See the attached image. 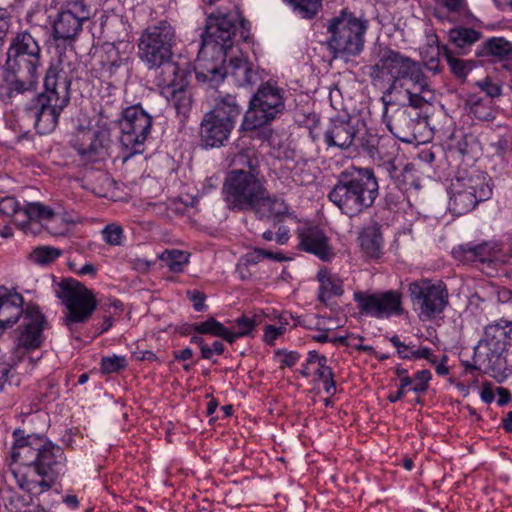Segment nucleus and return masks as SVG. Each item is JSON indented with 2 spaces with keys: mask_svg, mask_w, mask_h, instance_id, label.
Here are the masks:
<instances>
[{
  "mask_svg": "<svg viewBox=\"0 0 512 512\" xmlns=\"http://www.w3.org/2000/svg\"><path fill=\"white\" fill-rule=\"evenodd\" d=\"M11 474L18 487L29 494L49 490L62 472L65 456L62 448L42 434L13 432Z\"/></svg>",
  "mask_w": 512,
  "mask_h": 512,
  "instance_id": "obj_1",
  "label": "nucleus"
},
{
  "mask_svg": "<svg viewBox=\"0 0 512 512\" xmlns=\"http://www.w3.org/2000/svg\"><path fill=\"white\" fill-rule=\"evenodd\" d=\"M236 22L237 17L231 13L208 17L195 67L199 82H208L214 88L223 81L220 64L224 63L227 50L233 46Z\"/></svg>",
  "mask_w": 512,
  "mask_h": 512,
  "instance_id": "obj_2",
  "label": "nucleus"
},
{
  "mask_svg": "<svg viewBox=\"0 0 512 512\" xmlns=\"http://www.w3.org/2000/svg\"><path fill=\"white\" fill-rule=\"evenodd\" d=\"M378 196L379 183L374 171L350 166L335 177L327 199L341 214L354 218L371 208Z\"/></svg>",
  "mask_w": 512,
  "mask_h": 512,
  "instance_id": "obj_3",
  "label": "nucleus"
},
{
  "mask_svg": "<svg viewBox=\"0 0 512 512\" xmlns=\"http://www.w3.org/2000/svg\"><path fill=\"white\" fill-rule=\"evenodd\" d=\"M70 86L71 78L61 62L51 64L44 78V92L35 97L29 109L39 134H48L56 128L61 112L70 101Z\"/></svg>",
  "mask_w": 512,
  "mask_h": 512,
  "instance_id": "obj_4",
  "label": "nucleus"
},
{
  "mask_svg": "<svg viewBox=\"0 0 512 512\" xmlns=\"http://www.w3.org/2000/svg\"><path fill=\"white\" fill-rule=\"evenodd\" d=\"M235 161L250 170L235 169L230 171L223 184V195L227 207L236 211H249L264 193L265 180L254 171L258 167L255 151L246 149L236 155Z\"/></svg>",
  "mask_w": 512,
  "mask_h": 512,
  "instance_id": "obj_5",
  "label": "nucleus"
},
{
  "mask_svg": "<svg viewBox=\"0 0 512 512\" xmlns=\"http://www.w3.org/2000/svg\"><path fill=\"white\" fill-rule=\"evenodd\" d=\"M377 56V61L370 66L369 76L375 86L385 79L390 81L386 94L403 88L405 80L419 87L420 92H430L427 77L417 61L389 47H380Z\"/></svg>",
  "mask_w": 512,
  "mask_h": 512,
  "instance_id": "obj_6",
  "label": "nucleus"
},
{
  "mask_svg": "<svg viewBox=\"0 0 512 512\" xmlns=\"http://www.w3.org/2000/svg\"><path fill=\"white\" fill-rule=\"evenodd\" d=\"M175 41L174 28L166 21L149 26L138 41V57L149 69L162 68L161 77L177 76L179 66L171 62Z\"/></svg>",
  "mask_w": 512,
  "mask_h": 512,
  "instance_id": "obj_7",
  "label": "nucleus"
},
{
  "mask_svg": "<svg viewBox=\"0 0 512 512\" xmlns=\"http://www.w3.org/2000/svg\"><path fill=\"white\" fill-rule=\"evenodd\" d=\"M242 107L235 96L227 94L216 100L212 110L205 113L199 128L201 145L205 148H218L228 140Z\"/></svg>",
  "mask_w": 512,
  "mask_h": 512,
  "instance_id": "obj_8",
  "label": "nucleus"
},
{
  "mask_svg": "<svg viewBox=\"0 0 512 512\" xmlns=\"http://www.w3.org/2000/svg\"><path fill=\"white\" fill-rule=\"evenodd\" d=\"M40 66L41 47L38 40L27 30L13 34L7 50L5 69L24 80V84L36 88Z\"/></svg>",
  "mask_w": 512,
  "mask_h": 512,
  "instance_id": "obj_9",
  "label": "nucleus"
},
{
  "mask_svg": "<svg viewBox=\"0 0 512 512\" xmlns=\"http://www.w3.org/2000/svg\"><path fill=\"white\" fill-rule=\"evenodd\" d=\"M368 29V20L358 18L346 9L329 21V49L334 57L356 56L364 47V35Z\"/></svg>",
  "mask_w": 512,
  "mask_h": 512,
  "instance_id": "obj_10",
  "label": "nucleus"
},
{
  "mask_svg": "<svg viewBox=\"0 0 512 512\" xmlns=\"http://www.w3.org/2000/svg\"><path fill=\"white\" fill-rule=\"evenodd\" d=\"M54 292L66 308L63 324L71 333L78 324L85 323L97 308L92 290L77 280H61L55 285Z\"/></svg>",
  "mask_w": 512,
  "mask_h": 512,
  "instance_id": "obj_11",
  "label": "nucleus"
},
{
  "mask_svg": "<svg viewBox=\"0 0 512 512\" xmlns=\"http://www.w3.org/2000/svg\"><path fill=\"white\" fill-rule=\"evenodd\" d=\"M283 110V90L269 82L262 84L249 101L241 129L252 131L260 128L274 120Z\"/></svg>",
  "mask_w": 512,
  "mask_h": 512,
  "instance_id": "obj_12",
  "label": "nucleus"
},
{
  "mask_svg": "<svg viewBox=\"0 0 512 512\" xmlns=\"http://www.w3.org/2000/svg\"><path fill=\"white\" fill-rule=\"evenodd\" d=\"M412 305L422 320H432L443 313L449 303L445 283L431 279H420L408 285Z\"/></svg>",
  "mask_w": 512,
  "mask_h": 512,
  "instance_id": "obj_13",
  "label": "nucleus"
},
{
  "mask_svg": "<svg viewBox=\"0 0 512 512\" xmlns=\"http://www.w3.org/2000/svg\"><path fill=\"white\" fill-rule=\"evenodd\" d=\"M118 122L120 144L128 153L125 159L142 153L152 127L151 116L140 105H132L122 109Z\"/></svg>",
  "mask_w": 512,
  "mask_h": 512,
  "instance_id": "obj_14",
  "label": "nucleus"
},
{
  "mask_svg": "<svg viewBox=\"0 0 512 512\" xmlns=\"http://www.w3.org/2000/svg\"><path fill=\"white\" fill-rule=\"evenodd\" d=\"M491 188L479 174L456 178L450 185L449 209L457 216L472 211L479 202L490 198Z\"/></svg>",
  "mask_w": 512,
  "mask_h": 512,
  "instance_id": "obj_15",
  "label": "nucleus"
},
{
  "mask_svg": "<svg viewBox=\"0 0 512 512\" xmlns=\"http://www.w3.org/2000/svg\"><path fill=\"white\" fill-rule=\"evenodd\" d=\"M42 220L60 221L59 227L47 225L46 230L52 235H64L73 221L68 220L64 214L56 213L52 208L40 203L30 202L18 208L14 215L15 224L25 233L37 234Z\"/></svg>",
  "mask_w": 512,
  "mask_h": 512,
  "instance_id": "obj_16",
  "label": "nucleus"
},
{
  "mask_svg": "<svg viewBox=\"0 0 512 512\" xmlns=\"http://www.w3.org/2000/svg\"><path fill=\"white\" fill-rule=\"evenodd\" d=\"M353 299L358 305L359 313L364 316L381 319L403 313L402 294L397 290L381 293L357 291L353 294Z\"/></svg>",
  "mask_w": 512,
  "mask_h": 512,
  "instance_id": "obj_17",
  "label": "nucleus"
},
{
  "mask_svg": "<svg viewBox=\"0 0 512 512\" xmlns=\"http://www.w3.org/2000/svg\"><path fill=\"white\" fill-rule=\"evenodd\" d=\"M91 17V9L84 0H67L53 23L55 40H73Z\"/></svg>",
  "mask_w": 512,
  "mask_h": 512,
  "instance_id": "obj_18",
  "label": "nucleus"
},
{
  "mask_svg": "<svg viewBox=\"0 0 512 512\" xmlns=\"http://www.w3.org/2000/svg\"><path fill=\"white\" fill-rule=\"evenodd\" d=\"M111 136L108 129H81L72 141L81 161L95 163L105 160L109 156Z\"/></svg>",
  "mask_w": 512,
  "mask_h": 512,
  "instance_id": "obj_19",
  "label": "nucleus"
},
{
  "mask_svg": "<svg viewBox=\"0 0 512 512\" xmlns=\"http://www.w3.org/2000/svg\"><path fill=\"white\" fill-rule=\"evenodd\" d=\"M384 102L383 119L389 131L400 141L412 143L416 139L415 128L418 124L419 113L410 111L405 105L398 106L388 112L389 103L382 98Z\"/></svg>",
  "mask_w": 512,
  "mask_h": 512,
  "instance_id": "obj_20",
  "label": "nucleus"
},
{
  "mask_svg": "<svg viewBox=\"0 0 512 512\" xmlns=\"http://www.w3.org/2000/svg\"><path fill=\"white\" fill-rule=\"evenodd\" d=\"M296 235L299 240L298 248L301 251L313 254L322 261H329L334 256L329 238L319 226L302 225L297 228Z\"/></svg>",
  "mask_w": 512,
  "mask_h": 512,
  "instance_id": "obj_21",
  "label": "nucleus"
},
{
  "mask_svg": "<svg viewBox=\"0 0 512 512\" xmlns=\"http://www.w3.org/2000/svg\"><path fill=\"white\" fill-rule=\"evenodd\" d=\"M44 323V315L37 310H30L24 314L17 337L16 349L18 352L35 350L42 345Z\"/></svg>",
  "mask_w": 512,
  "mask_h": 512,
  "instance_id": "obj_22",
  "label": "nucleus"
},
{
  "mask_svg": "<svg viewBox=\"0 0 512 512\" xmlns=\"http://www.w3.org/2000/svg\"><path fill=\"white\" fill-rule=\"evenodd\" d=\"M509 320L499 319L484 328V337L474 348L473 360L475 363L481 361L480 348L486 347L492 354L499 356L505 349L507 343V330Z\"/></svg>",
  "mask_w": 512,
  "mask_h": 512,
  "instance_id": "obj_23",
  "label": "nucleus"
},
{
  "mask_svg": "<svg viewBox=\"0 0 512 512\" xmlns=\"http://www.w3.org/2000/svg\"><path fill=\"white\" fill-rule=\"evenodd\" d=\"M360 131L357 126L348 119H332L324 132V141L328 147H337L345 150L350 148L356 142V135Z\"/></svg>",
  "mask_w": 512,
  "mask_h": 512,
  "instance_id": "obj_24",
  "label": "nucleus"
},
{
  "mask_svg": "<svg viewBox=\"0 0 512 512\" xmlns=\"http://www.w3.org/2000/svg\"><path fill=\"white\" fill-rule=\"evenodd\" d=\"M163 86L162 94L175 109L177 115L186 118L192 108V93L184 84L176 83V76H164L159 79Z\"/></svg>",
  "mask_w": 512,
  "mask_h": 512,
  "instance_id": "obj_25",
  "label": "nucleus"
},
{
  "mask_svg": "<svg viewBox=\"0 0 512 512\" xmlns=\"http://www.w3.org/2000/svg\"><path fill=\"white\" fill-rule=\"evenodd\" d=\"M249 211H253L261 220L272 219L274 222H281L289 214V205L283 198L270 195L265 187L264 193L258 197Z\"/></svg>",
  "mask_w": 512,
  "mask_h": 512,
  "instance_id": "obj_26",
  "label": "nucleus"
},
{
  "mask_svg": "<svg viewBox=\"0 0 512 512\" xmlns=\"http://www.w3.org/2000/svg\"><path fill=\"white\" fill-rule=\"evenodd\" d=\"M225 77L231 78L233 83L239 87L253 86L259 81V73L253 64L247 59L231 58L227 67L220 64Z\"/></svg>",
  "mask_w": 512,
  "mask_h": 512,
  "instance_id": "obj_27",
  "label": "nucleus"
},
{
  "mask_svg": "<svg viewBox=\"0 0 512 512\" xmlns=\"http://www.w3.org/2000/svg\"><path fill=\"white\" fill-rule=\"evenodd\" d=\"M499 251L498 245L491 242H483L480 244L466 243L455 247L452 250L453 257L461 262L481 263L492 262L497 258Z\"/></svg>",
  "mask_w": 512,
  "mask_h": 512,
  "instance_id": "obj_28",
  "label": "nucleus"
},
{
  "mask_svg": "<svg viewBox=\"0 0 512 512\" xmlns=\"http://www.w3.org/2000/svg\"><path fill=\"white\" fill-rule=\"evenodd\" d=\"M24 298L20 293L0 287V328L14 325L23 314Z\"/></svg>",
  "mask_w": 512,
  "mask_h": 512,
  "instance_id": "obj_29",
  "label": "nucleus"
},
{
  "mask_svg": "<svg viewBox=\"0 0 512 512\" xmlns=\"http://www.w3.org/2000/svg\"><path fill=\"white\" fill-rule=\"evenodd\" d=\"M359 244L361 252L367 259H379L383 252V238L381 225L372 221L364 226L359 232Z\"/></svg>",
  "mask_w": 512,
  "mask_h": 512,
  "instance_id": "obj_30",
  "label": "nucleus"
},
{
  "mask_svg": "<svg viewBox=\"0 0 512 512\" xmlns=\"http://www.w3.org/2000/svg\"><path fill=\"white\" fill-rule=\"evenodd\" d=\"M478 55L493 57L496 60L503 61L502 67L506 70H512V43L503 37H492L486 40L482 46V52Z\"/></svg>",
  "mask_w": 512,
  "mask_h": 512,
  "instance_id": "obj_31",
  "label": "nucleus"
},
{
  "mask_svg": "<svg viewBox=\"0 0 512 512\" xmlns=\"http://www.w3.org/2000/svg\"><path fill=\"white\" fill-rule=\"evenodd\" d=\"M317 280L319 282L318 300L325 305L332 298L339 297L344 293L342 280L327 269L318 271Z\"/></svg>",
  "mask_w": 512,
  "mask_h": 512,
  "instance_id": "obj_32",
  "label": "nucleus"
},
{
  "mask_svg": "<svg viewBox=\"0 0 512 512\" xmlns=\"http://www.w3.org/2000/svg\"><path fill=\"white\" fill-rule=\"evenodd\" d=\"M387 170L390 177L395 180L396 185L403 191L410 190L411 188L418 189L420 187L413 164L407 163L401 170H398L395 161L390 160L387 163Z\"/></svg>",
  "mask_w": 512,
  "mask_h": 512,
  "instance_id": "obj_33",
  "label": "nucleus"
},
{
  "mask_svg": "<svg viewBox=\"0 0 512 512\" xmlns=\"http://www.w3.org/2000/svg\"><path fill=\"white\" fill-rule=\"evenodd\" d=\"M31 85H24V80L5 68L0 71V99L6 100L28 91H33Z\"/></svg>",
  "mask_w": 512,
  "mask_h": 512,
  "instance_id": "obj_34",
  "label": "nucleus"
},
{
  "mask_svg": "<svg viewBox=\"0 0 512 512\" xmlns=\"http://www.w3.org/2000/svg\"><path fill=\"white\" fill-rule=\"evenodd\" d=\"M465 110L480 121H493L495 111L491 102L483 100L476 94L468 95L465 101Z\"/></svg>",
  "mask_w": 512,
  "mask_h": 512,
  "instance_id": "obj_35",
  "label": "nucleus"
},
{
  "mask_svg": "<svg viewBox=\"0 0 512 512\" xmlns=\"http://www.w3.org/2000/svg\"><path fill=\"white\" fill-rule=\"evenodd\" d=\"M99 63L102 76L112 78L124 64V60L114 47H110L106 52L99 55Z\"/></svg>",
  "mask_w": 512,
  "mask_h": 512,
  "instance_id": "obj_36",
  "label": "nucleus"
},
{
  "mask_svg": "<svg viewBox=\"0 0 512 512\" xmlns=\"http://www.w3.org/2000/svg\"><path fill=\"white\" fill-rule=\"evenodd\" d=\"M385 141L384 138L379 137L371 131L365 130L359 137L356 136L355 146L365 151L371 158L381 156V145Z\"/></svg>",
  "mask_w": 512,
  "mask_h": 512,
  "instance_id": "obj_37",
  "label": "nucleus"
},
{
  "mask_svg": "<svg viewBox=\"0 0 512 512\" xmlns=\"http://www.w3.org/2000/svg\"><path fill=\"white\" fill-rule=\"evenodd\" d=\"M443 56L445 57L452 74L459 79L464 80L475 67V63L473 61H465L454 57L452 52L446 47L443 48Z\"/></svg>",
  "mask_w": 512,
  "mask_h": 512,
  "instance_id": "obj_38",
  "label": "nucleus"
},
{
  "mask_svg": "<svg viewBox=\"0 0 512 512\" xmlns=\"http://www.w3.org/2000/svg\"><path fill=\"white\" fill-rule=\"evenodd\" d=\"M304 19H313L322 7L321 0H286Z\"/></svg>",
  "mask_w": 512,
  "mask_h": 512,
  "instance_id": "obj_39",
  "label": "nucleus"
},
{
  "mask_svg": "<svg viewBox=\"0 0 512 512\" xmlns=\"http://www.w3.org/2000/svg\"><path fill=\"white\" fill-rule=\"evenodd\" d=\"M62 255V251L51 246H39L29 254V259L38 265H48Z\"/></svg>",
  "mask_w": 512,
  "mask_h": 512,
  "instance_id": "obj_40",
  "label": "nucleus"
},
{
  "mask_svg": "<svg viewBox=\"0 0 512 512\" xmlns=\"http://www.w3.org/2000/svg\"><path fill=\"white\" fill-rule=\"evenodd\" d=\"M188 254L184 251L173 249L164 251L160 259L172 272H181L184 264L188 262Z\"/></svg>",
  "mask_w": 512,
  "mask_h": 512,
  "instance_id": "obj_41",
  "label": "nucleus"
},
{
  "mask_svg": "<svg viewBox=\"0 0 512 512\" xmlns=\"http://www.w3.org/2000/svg\"><path fill=\"white\" fill-rule=\"evenodd\" d=\"M481 37V33L472 28H459L450 32L452 42L458 48H464L475 42Z\"/></svg>",
  "mask_w": 512,
  "mask_h": 512,
  "instance_id": "obj_42",
  "label": "nucleus"
},
{
  "mask_svg": "<svg viewBox=\"0 0 512 512\" xmlns=\"http://www.w3.org/2000/svg\"><path fill=\"white\" fill-rule=\"evenodd\" d=\"M223 324L214 319L213 317L200 323H193L187 326L183 333L191 334L193 332L198 334H208L218 337L220 331H222Z\"/></svg>",
  "mask_w": 512,
  "mask_h": 512,
  "instance_id": "obj_43",
  "label": "nucleus"
},
{
  "mask_svg": "<svg viewBox=\"0 0 512 512\" xmlns=\"http://www.w3.org/2000/svg\"><path fill=\"white\" fill-rule=\"evenodd\" d=\"M261 316L253 314L251 316L243 314L237 318L234 323L237 327L238 335L242 337L249 336L253 329L259 325Z\"/></svg>",
  "mask_w": 512,
  "mask_h": 512,
  "instance_id": "obj_44",
  "label": "nucleus"
},
{
  "mask_svg": "<svg viewBox=\"0 0 512 512\" xmlns=\"http://www.w3.org/2000/svg\"><path fill=\"white\" fill-rule=\"evenodd\" d=\"M104 241L111 246H120L123 241V229L115 223L108 224L102 230Z\"/></svg>",
  "mask_w": 512,
  "mask_h": 512,
  "instance_id": "obj_45",
  "label": "nucleus"
},
{
  "mask_svg": "<svg viewBox=\"0 0 512 512\" xmlns=\"http://www.w3.org/2000/svg\"><path fill=\"white\" fill-rule=\"evenodd\" d=\"M126 365L127 362L125 357L116 355L112 357H103L101 361V370L104 373H114L124 369Z\"/></svg>",
  "mask_w": 512,
  "mask_h": 512,
  "instance_id": "obj_46",
  "label": "nucleus"
},
{
  "mask_svg": "<svg viewBox=\"0 0 512 512\" xmlns=\"http://www.w3.org/2000/svg\"><path fill=\"white\" fill-rule=\"evenodd\" d=\"M403 198V190L400 189L397 185L390 188L388 187L385 196H384V204L388 210H392L396 208L402 201Z\"/></svg>",
  "mask_w": 512,
  "mask_h": 512,
  "instance_id": "obj_47",
  "label": "nucleus"
},
{
  "mask_svg": "<svg viewBox=\"0 0 512 512\" xmlns=\"http://www.w3.org/2000/svg\"><path fill=\"white\" fill-rule=\"evenodd\" d=\"M476 86L479 87L488 97L496 98L501 96L502 87L497 83H493L489 77L476 82Z\"/></svg>",
  "mask_w": 512,
  "mask_h": 512,
  "instance_id": "obj_48",
  "label": "nucleus"
},
{
  "mask_svg": "<svg viewBox=\"0 0 512 512\" xmlns=\"http://www.w3.org/2000/svg\"><path fill=\"white\" fill-rule=\"evenodd\" d=\"M431 379V373L429 370H420L414 376V383L410 390L416 393H422L426 391L428 383Z\"/></svg>",
  "mask_w": 512,
  "mask_h": 512,
  "instance_id": "obj_49",
  "label": "nucleus"
},
{
  "mask_svg": "<svg viewBox=\"0 0 512 512\" xmlns=\"http://www.w3.org/2000/svg\"><path fill=\"white\" fill-rule=\"evenodd\" d=\"M440 48H432L431 49V56L429 58H424V65L429 70L432 71L434 74L439 73L441 71L440 67Z\"/></svg>",
  "mask_w": 512,
  "mask_h": 512,
  "instance_id": "obj_50",
  "label": "nucleus"
},
{
  "mask_svg": "<svg viewBox=\"0 0 512 512\" xmlns=\"http://www.w3.org/2000/svg\"><path fill=\"white\" fill-rule=\"evenodd\" d=\"M18 208L19 203L14 197H4L0 200V214L14 216Z\"/></svg>",
  "mask_w": 512,
  "mask_h": 512,
  "instance_id": "obj_51",
  "label": "nucleus"
},
{
  "mask_svg": "<svg viewBox=\"0 0 512 512\" xmlns=\"http://www.w3.org/2000/svg\"><path fill=\"white\" fill-rule=\"evenodd\" d=\"M414 88L417 89V92H412L409 89H407L408 100H409V104L407 106L412 107L414 109H421L427 103V100L422 95L424 92H420L419 87H414Z\"/></svg>",
  "mask_w": 512,
  "mask_h": 512,
  "instance_id": "obj_52",
  "label": "nucleus"
},
{
  "mask_svg": "<svg viewBox=\"0 0 512 512\" xmlns=\"http://www.w3.org/2000/svg\"><path fill=\"white\" fill-rule=\"evenodd\" d=\"M447 11L459 13L468 7L467 0H437Z\"/></svg>",
  "mask_w": 512,
  "mask_h": 512,
  "instance_id": "obj_53",
  "label": "nucleus"
},
{
  "mask_svg": "<svg viewBox=\"0 0 512 512\" xmlns=\"http://www.w3.org/2000/svg\"><path fill=\"white\" fill-rule=\"evenodd\" d=\"M225 347L221 341H214L212 346H202L201 357L203 359H211L213 354L222 355L224 353Z\"/></svg>",
  "mask_w": 512,
  "mask_h": 512,
  "instance_id": "obj_54",
  "label": "nucleus"
},
{
  "mask_svg": "<svg viewBox=\"0 0 512 512\" xmlns=\"http://www.w3.org/2000/svg\"><path fill=\"white\" fill-rule=\"evenodd\" d=\"M237 17V21L239 22V38L243 42H249L251 40V23L245 18L241 17L238 13L234 14Z\"/></svg>",
  "mask_w": 512,
  "mask_h": 512,
  "instance_id": "obj_55",
  "label": "nucleus"
},
{
  "mask_svg": "<svg viewBox=\"0 0 512 512\" xmlns=\"http://www.w3.org/2000/svg\"><path fill=\"white\" fill-rule=\"evenodd\" d=\"M285 331V328L280 326V327H276V326H273V325H267L265 327V331H264V336H263V340L269 344V345H273L274 344V341L284 333Z\"/></svg>",
  "mask_w": 512,
  "mask_h": 512,
  "instance_id": "obj_56",
  "label": "nucleus"
},
{
  "mask_svg": "<svg viewBox=\"0 0 512 512\" xmlns=\"http://www.w3.org/2000/svg\"><path fill=\"white\" fill-rule=\"evenodd\" d=\"M495 152L500 157H505L509 153H512V141H509L505 137H499L498 140L493 144Z\"/></svg>",
  "mask_w": 512,
  "mask_h": 512,
  "instance_id": "obj_57",
  "label": "nucleus"
},
{
  "mask_svg": "<svg viewBox=\"0 0 512 512\" xmlns=\"http://www.w3.org/2000/svg\"><path fill=\"white\" fill-rule=\"evenodd\" d=\"M390 342L397 349V354L401 359H410L411 352H409V346L400 340L397 335L390 337Z\"/></svg>",
  "mask_w": 512,
  "mask_h": 512,
  "instance_id": "obj_58",
  "label": "nucleus"
},
{
  "mask_svg": "<svg viewBox=\"0 0 512 512\" xmlns=\"http://www.w3.org/2000/svg\"><path fill=\"white\" fill-rule=\"evenodd\" d=\"M265 259L264 257V249L262 248H254L252 251L246 253L244 256V261L246 265H255Z\"/></svg>",
  "mask_w": 512,
  "mask_h": 512,
  "instance_id": "obj_59",
  "label": "nucleus"
},
{
  "mask_svg": "<svg viewBox=\"0 0 512 512\" xmlns=\"http://www.w3.org/2000/svg\"><path fill=\"white\" fill-rule=\"evenodd\" d=\"M327 361L328 360L326 356H321L320 362L317 363L315 374L318 376L320 380L333 375L332 369L329 366H327Z\"/></svg>",
  "mask_w": 512,
  "mask_h": 512,
  "instance_id": "obj_60",
  "label": "nucleus"
},
{
  "mask_svg": "<svg viewBox=\"0 0 512 512\" xmlns=\"http://www.w3.org/2000/svg\"><path fill=\"white\" fill-rule=\"evenodd\" d=\"M190 300L193 302V307L196 311H202L204 308L205 295L199 291L188 292Z\"/></svg>",
  "mask_w": 512,
  "mask_h": 512,
  "instance_id": "obj_61",
  "label": "nucleus"
},
{
  "mask_svg": "<svg viewBox=\"0 0 512 512\" xmlns=\"http://www.w3.org/2000/svg\"><path fill=\"white\" fill-rule=\"evenodd\" d=\"M290 238V230L288 227L281 225L275 234V240L279 245H285Z\"/></svg>",
  "mask_w": 512,
  "mask_h": 512,
  "instance_id": "obj_62",
  "label": "nucleus"
},
{
  "mask_svg": "<svg viewBox=\"0 0 512 512\" xmlns=\"http://www.w3.org/2000/svg\"><path fill=\"white\" fill-rule=\"evenodd\" d=\"M480 396H481L482 401L485 403L489 404V403L493 402V400L495 398V393L492 389L491 383H489V382L483 383V387H482Z\"/></svg>",
  "mask_w": 512,
  "mask_h": 512,
  "instance_id": "obj_63",
  "label": "nucleus"
},
{
  "mask_svg": "<svg viewBox=\"0 0 512 512\" xmlns=\"http://www.w3.org/2000/svg\"><path fill=\"white\" fill-rule=\"evenodd\" d=\"M495 393L498 395L497 404L504 406L511 401V394L507 388L497 387Z\"/></svg>",
  "mask_w": 512,
  "mask_h": 512,
  "instance_id": "obj_64",
  "label": "nucleus"
}]
</instances>
